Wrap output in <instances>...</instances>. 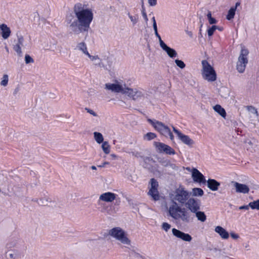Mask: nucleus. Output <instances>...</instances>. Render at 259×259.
Here are the masks:
<instances>
[{
    "label": "nucleus",
    "instance_id": "nucleus-64",
    "mask_svg": "<svg viewBox=\"0 0 259 259\" xmlns=\"http://www.w3.org/2000/svg\"><path fill=\"white\" fill-rule=\"evenodd\" d=\"M187 33L190 36H192V32L191 31H187Z\"/></svg>",
    "mask_w": 259,
    "mask_h": 259
},
{
    "label": "nucleus",
    "instance_id": "nucleus-44",
    "mask_svg": "<svg viewBox=\"0 0 259 259\" xmlns=\"http://www.w3.org/2000/svg\"><path fill=\"white\" fill-rule=\"evenodd\" d=\"M149 5L150 6H155L157 4V0H148Z\"/></svg>",
    "mask_w": 259,
    "mask_h": 259
},
{
    "label": "nucleus",
    "instance_id": "nucleus-41",
    "mask_svg": "<svg viewBox=\"0 0 259 259\" xmlns=\"http://www.w3.org/2000/svg\"><path fill=\"white\" fill-rule=\"evenodd\" d=\"M154 32H155V34L156 36L158 38L160 46V47H161L162 46H163V45H164L165 43L161 39V38L160 35L159 34V33H158V31H155Z\"/></svg>",
    "mask_w": 259,
    "mask_h": 259
},
{
    "label": "nucleus",
    "instance_id": "nucleus-25",
    "mask_svg": "<svg viewBox=\"0 0 259 259\" xmlns=\"http://www.w3.org/2000/svg\"><path fill=\"white\" fill-rule=\"evenodd\" d=\"M94 137L95 141L98 144H101L104 141V138L101 133L95 132L94 133Z\"/></svg>",
    "mask_w": 259,
    "mask_h": 259
},
{
    "label": "nucleus",
    "instance_id": "nucleus-39",
    "mask_svg": "<svg viewBox=\"0 0 259 259\" xmlns=\"http://www.w3.org/2000/svg\"><path fill=\"white\" fill-rule=\"evenodd\" d=\"M171 225L167 223H163L162 224V229L165 231L167 232L170 228Z\"/></svg>",
    "mask_w": 259,
    "mask_h": 259
},
{
    "label": "nucleus",
    "instance_id": "nucleus-18",
    "mask_svg": "<svg viewBox=\"0 0 259 259\" xmlns=\"http://www.w3.org/2000/svg\"><path fill=\"white\" fill-rule=\"evenodd\" d=\"M207 187L213 191H217L221 184L215 179H209L206 181Z\"/></svg>",
    "mask_w": 259,
    "mask_h": 259
},
{
    "label": "nucleus",
    "instance_id": "nucleus-10",
    "mask_svg": "<svg viewBox=\"0 0 259 259\" xmlns=\"http://www.w3.org/2000/svg\"><path fill=\"white\" fill-rule=\"evenodd\" d=\"M154 145L159 153H163L168 155H174L176 154L174 149L163 143L155 142Z\"/></svg>",
    "mask_w": 259,
    "mask_h": 259
},
{
    "label": "nucleus",
    "instance_id": "nucleus-56",
    "mask_svg": "<svg viewBox=\"0 0 259 259\" xmlns=\"http://www.w3.org/2000/svg\"><path fill=\"white\" fill-rule=\"evenodd\" d=\"M109 164V163L108 162H104L102 164L98 165V166L99 167H104L105 165Z\"/></svg>",
    "mask_w": 259,
    "mask_h": 259
},
{
    "label": "nucleus",
    "instance_id": "nucleus-27",
    "mask_svg": "<svg viewBox=\"0 0 259 259\" xmlns=\"http://www.w3.org/2000/svg\"><path fill=\"white\" fill-rule=\"evenodd\" d=\"M236 12V8L231 7L228 11L226 18L228 20H231L234 18Z\"/></svg>",
    "mask_w": 259,
    "mask_h": 259
},
{
    "label": "nucleus",
    "instance_id": "nucleus-7",
    "mask_svg": "<svg viewBox=\"0 0 259 259\" xmlns=\"http://www.w3.org/2000/svg\"><path fill=\"white\" fill-rule=\"evenodd\" d=\"M189 198V192L183 187H179L175 192L174 200L181 204H186Z\"/></svg>",
    "mask_w": 259,
    "mask_h": 259
},
{
    "label": "nucleus",
    "instance_id": "nucleus-20",
    "mask_svg": "<svg viewBox=\"0 0 259 259\" xmlns=\"http://www.w3.org/2000/svg\"><path fill=\"white\" fill-rule=\"evenodd\" d=\"M0 29L2 31L1 35L3 38L7 39L10 35L11 30L9 27L5 24H2L0 25Z\"/></svg>",
    "mask_w": 259,
    "mask_h": 259
},
{
    "label": "nucleus",
    "instance_id": "nucleus-4",
    "mask_svg": "<svg viewBox=\"0 0 259 259\" xmlns=\"http://www.w3.org/2000/svg\"><path fill=\"white\" fill-rule=\"evenodd\" d=\"M108 234L124 244L130 245L131 244V241L126 237L125 232L120 227H115L110 229Z\"/></svg>",
    "mask_w": 259,
    "mask_h": 259
},
{
    "label": "nucleus",
    "instance_id": "nucleus-17",
    "mask_svg": "<svg viewBox=\"0 0 259 259\" xmlns=\"http://www.w3.org/2000/svg\"><path fill=\"white\" fill-rule=\"evenodd\" d=\"M116 195L112 192H106L102 194L100 197V200L103 201L111 202L115 200Z\"/></svg>",
    "mask_w": 259,
    "mask_h": 259
},
{
    "label": "nucleus",
    "instance_id": "nucleus-2",
    "mask_svg": "<svg viewBox=\"0 0 259 259\" xmlns=\"http://www.w3.org/2000/svg\"><path fill=\"white\" fill-rule=\"evenodd\" d=\"M168 213L175 220H180L187 224L192 223L195 218V215L191 211H189L185 208H181L174 201L169 207Z\"/></svg>",
    "mask_w": 259,
    "mask_h": 259
},
{
    "label": "nucleus",
    "instance_id": "nucleus-35",
    "mask_svg": "<svg viewBox=\"0 0 259 259\" xmlns=\"http://www.w3.org/2000/svg\"><path fill=\"white\" fill-rule=\"evenodd\" d=\"M218 28L216 25H213L211 27L209 28L207 30V33L208 36H211L214 32V31Z\"/></svg>",
    "mask_w": 259,
    "mask_h": 259
},
{
    "label": "nucleus",
    "instance_id": "nucleus-28",
    "mask_svg": "<svg viewBox=\"0 0 259 259\" xmlns=\"http://www.w3.org/2000/svg\"><path fill=\"white\" fill-rule=\"evenodd\" d=\"M77 48L85 55H87V54L89 53L87 51L86 45L84 42H81L78 43L77 45Z\"/></svg>",
    "mask_w": 259,
    "mask_h": 259
},
{
    "label": "nucleus",
    "instance_id": "nucleus-50",
    "mask_svg": "<svg viewBox=\"0 0 259 259\" xmlns=\"http://www.w3.org/2000/svg\"><path fill=\"white\" fill-rule=\"evenodd\" d=\"M142 15L145 21L147 22L148 20V19L147 16L146 12H143V13H142Z\"/></svg>",
    "mask_w": 259,
    "mask_h": 259
},
{
    "label": "nucleus",
    "instance_id": "nucleus-55",
    "mask_svg": "<svg viewBox=\"0 0 259 259\" xmlns=\"http://www.w3.org/2000/svg\"><path fill=\"white\" fill-rule=\"evenodd\" d=\"M132 155L133 156H134L135 157H138L139 156H140V153L139 152H132Z\"/></svg>",
    "mask_w": 259,
    "mask_h": 259
},
{
    "label": "nucleus",
    "instance_id": "nucleus-62",
    "mask_svg": "<svg viewBox=\"0 0 259 259\" xmlns=\"http://www.w3.org/2000/svg\"><path fill=\"white\" fill-rule=\"evenodd\" d=\"M202 27V24H201L200 25V29H199V35L201 36V37H202V33H201V27Z\"/></svg>",
    "mask_w": 259,
    "mask_h": 259
},
{
    "label": "nucleus",
    "instance_id": "nucleus-63",
    "mask_svg": "<svg viewBox=\"0 0 259 259\" xmlns=\"http://www.w3.org/2000/svg\"><path fill=\"white\" fill-rule=\"evenodd\" d=\"M141 157L143 158V160L144 161H146L147 160H149L150 159V158L149 157H143V156H140Z\"/></svg>",
    "mask_w": 259,
    "mask_h": 259
},
{
    "label": "nucleus",
    "instance_id": "nucleus-37",
    "mask_svg": "<svg viewBox=\"0 0 259 259\" xmlns=\"http://www.w3.org/2000/svg\"><path fill=\"white\" fill-rule=\"evenodd\" d=\"M9 255L10 259H15L18 255V251L12 250L9 252Z\"/></svg>",
    "mask_w": 259,
    "mask_h": 259
},
{
    "label": "nucleus",
    "instance_id": "nucleus-16",
    "mask_svg": "<svg viewBox=\"0 0 259 259\" xmlns=\"http://www.w3.org/2000/svg\"><path fill=\"white\" fill-rule=\"evenodd\" d=\"M232 183L233 184L237 193L246 194L249 191V187L245 184H240L237 182H232Z\"/></svg>",
    "mask_w": 259,
    "mask_h": 259
},
{
    "label": "nucleus",
    "instance_id": "nucleus-49",
    "mask_svg": "<svg viewBox=\"0 0 259 259\" xmlns=\"http://www.w3.org/2000/svg\"><path fill=\"white\" fill-rule=\"evenodd\" d=\"M230 235H231V237L232 238H233L234 239H237L239 238V236L237 234H235L234 233H231L230 234Z\"/></svg>",
    "mask_w": 259,
    "mask_h": 259
},
{
    "label": "nucleus",
    "instance_id": "nucleus-36",
    "mask_svg": "<svg viewBox=\"0 0 259 259\" xmlns=\"http://www.w3.org/2000/svg\"><path fill=\"white\" fill-rule=\"evenodd\" d=\"M8 75L7 74L4 75L3 77V80L1 82V84L4 87L6 86L8 84Z\"/></svg>",
    "mask_w": 259,
    "mask_h": 259
},
{
    "label": "nucleus",
    "instance_id": "nucleus-6",
    "mask_svg": "<svg viewBox=\"0 0 259 259\" xmlns=\"http://www.w3.org/2000/svg\"><path fill=\"white\" fill-rule=\"evenodd\" d=\"M148 121L161 134L165 137H168V134L170 133V130L167 126L160 121L153 120L151 119H148Z\"/></svg>",
    "mask_w": 259,
    "mask_h": 259
},
{
    "label": "nucleus",
    "instance_id": "nucleus-34",
    "mask_svg": "<svg viewBox=\"0 0 259 259\" xmlns=\"http://www.w3.org/2000/svg\"><path fill=\"white\" fill-rule=\"evenodd\" d=\"M176 65L180 67L181 69H183L185 67L186 65L184 62L180 60L176 59L175 61Z\"/></svg>",
    "mask_w": 259,
    "mask_h": 259
},
{
    "label": "nucleus",
    "instance_id": "nucleus-5",
    "mask_svg": "<svg viewBox=\"0 0 259 259\" xmlns=\"http://www.w3.org/2000/svg\"><path fill=\"white\" fill-rule=\"evenodd\" d=\"M248 54L249 51L247 49L244 47L242 48L236 65V69L239 73H243L245 71L248 62L247 58Z\"/></svg>",
    "mask_w": 259,
    "mask_h": 259
},
{
    "label": "nucleus",
    "instance_id": "nucleus-59",
    "mask_svg": "<svg viewBox=\"0 0 259 259\" xmlns=\"http://www.w3.org/2000/svg\"><path fill=\"white\" fill-rule=\"evenodd\" d=\"M207 18H208V20L209 19H210L211 18H212V17H211V13L210 12H209L208 13V14H207Z\"/></svg>",
    "mask_w": 259,
    "mask_h": 259
},
{
    "label": "nucleus",
    "instance_id": "nucleus-47",
    "mask_svg": "<svg viewBox=\"0 0 259 259\" xmlns=\"http://www.w3.org/2000/svg\"><path fill=\"white\" fill-rule=\"evenodd\" d=\"M173 131L175 133H176L178 137L181 135L182 133H181L179 131H178L177 129H176L174 126H172Z\"/></svg>",
    "mask_w": 259,
    "mask_h": 259
},
{
    "label": "nucleus",
    "instance_id": "nucleus-12",
    "mask_svg": "<svg viewBox=\"0 0 259 259\" xmlns=\"http://www.w3.org/2000/svg\"><path fill=\"white\" fill-rule=\"evenodd\" d=\"M172 233L174 236L177 238L182 239L184 241L190 242L192 239V238L190 235L187 233H185L176 228H173L172 229Z\"/></svg>",
    "mask_w": 259,
    "mask_h": 259
},
{
    "label": "nucleus",
    "instance_id": "nucleus-21",
    "mask_svg": "<svg viewBox=\"0 0 259 259\" xmlns=\"http://www.w3.org/2000/svg\"><path fill=\"white\" fill-rule=\"evenodd\" d=\"M178 138L185 144L192 147L194 144V141L188 136L183 134L182 133L178 137Z\"/></svg>",
    "mask_w": 259,
    "mask_h": 259
},
{
    "label": "nucleus",
    "instance_id": "nucleus-31",
    "mask_svg": "<svg viewBox=\"0 0 259 259\" xmlns=\"http://www.w3.org/2000/svg\"><path fill=\"white\" fill-rule=\"evenodd\" d=\"M249 206L252 209L259 210V199L249 202Z\"/></svg>",
    "mask_w": 259,
    "mask_h": 259
},
{
    "label": "nucleus",
    "instance_id": "nucleus-38",
    "mask_svg": "<svg viewBox=\"0 0 259 259\" xmlns=\"http://www.w3.org/2000/svg\"><path fill=\"white\" fill-rule=\"evenodd\" d=\"M25 62L26 64L31 63L34 62V60L29 55H26L25 56Z\"/></svg>",
    "mask_w": 259,
    "mask_h": 259
},
{
    "label": "nucleus",
    "instance_id": "nucleus-3",
    "mask_svg": "<svg viewBox=\"0 0 259 259\" xmlns=\"http://www.w3.org/2000/svg\"><path fill=\"white\" fill-rule=\"evenodd\" d=\"M202 65V75L203 78L208 81H214L217 79L216 73L213 67L205 60L201 62Z\"/></svg>",
    "mask_w": 259,
    "mask_h": 259
},
{
    "label": "nucleus",
    "instance_id": "nucleus-42",
    "mask_svg": "<svg viewBox=\"0 0 259 259\" xmlns=\"http://www.w3.org/2000/svg\"><path fill=\"white\" fill-rule=\"evenodd\" d=\"M161 165L164 167H167L169 166L170 161L166 160H162L160 161Z\"/></svg>",
    "mask_w": 259,
    "mask_h": 259
},
{
    "label": "nucleus",
    "instance_id": "nucleus-19",
    "mask_svg": "<svg viewBox=\"0 0 259 259\" xmlns=\"http://www.w3.org/2000/svg\"><path fill=\"white\" fill-rule=\"evenodd\" d=\"M161 48L167 53L170 58H175L178 56V54L175 50L169 47L165 44L163 45Z\"/></svg>",
    "mask_w": 259,
    "mask_h": 259
},
{
    "label": "nucleus",
    "instance_id": "nucleus-23",
    "mask_svg": "<svg viewBox=\"0 0 259 259\" xmlns=\"http://www.w3.org/2000/svg\"><path fill=\"white\" fill-rule=\"evenodd\" d=\"M214 110L218 113L222 117L225 118L226 112L225 110L220 105H216L213 107Z\"/></svg>",
    "mask_w": 259,
    "mask_h": 259
},
{
    "label": "nucleus",
    "instance_id": "nucleus-1",
    "mask_svg": "<svg viewBox=\"0 0 259 259\" xmlns=\"http://www.w3.org/2000/svg\"><path fill=\"white\" fill-rule=\"evenodd\" d=\"M93 19L92 12L88 9H84L80 3L75 4L72 12L66 16L65 23L70 33L79 34L88 32ZM87 36L85 35V39Z\"/></svg>",
    "mask_w": 259,
    "mask_h": 259
},
{
    "label": "nucleus",
    "instance_id": "nucleus-24",
    "mask_svg": "<svg viewBox=\"0 0 259 259\" xmlns=\"http://www.w3.org/2000/svg\"><path fill=\"white\" fill-rule=\"evenodd\" d=\"M193 213L195 214V217L197 218L198 221H200L202 222H204L206 220V216L204 212L197 210L195 211V212H193Z\"/></svg>",
    "mask_w": 259,
    "mask_h": 259
},
{
    "label": "nucleus",
    "instance_id": "nucleus-52",
    "mask_svg": "<svg viewBox=\"0 0 259 259\" xmlns=\"http://www.w3.org/2000/svg\"><path fill=\"white\" fill-rule=\"evenodd\" d=\"M107 212L109 214H110V215L113 214L115 212V211L114 210H111V207H110V208L109 209H108L107 210Z\"/></svg>",
    "mask_w": 259,
    "mask_h": 259
},
{
    "label": "nucleus",
    "instance_id": "nucleus-46",
    "mask_svg": "<svg viewBox=\"0 0 259 259\" xmlns=\"http://www.w3.org/2000/svg\"><path fill=\"white\" fill-rule=\"evenodd\" d=\"M249 207H250V206H249V204H248V205H246L241 206L238 208V209L240 210H242V209L248 210Z\"/></svg>",
    "mask_w": 259,
    "mask_h": 259
},
{
    "label": "nucleus",
    "instance_id": "nucleus-45",
    "mask_svg": "<svg viewBox=\"0 0 259 259\" xmlns=\"http://www.w3.org/2000/svg\"><path fill=\"white\" fill-rule=\"evenodd\" d=\"M86 55H87L89 57V58L92 61L96 59H99V58L98 57V56H92L89 53H87Z\"/></svg>",
    "mask_w": 259,
    "mask_h": 259
},
{
    "label": "nucleus",
    "instance_id": "nucleus-29",
    "mask_svg": "<svg viewBox=\"0 0 259 259\" xmlns=\"http://www.w3.org/2000/svg\"><path fill=\"white\" fill-rule=\"evenodd\" d=\"M102 148L103 149V151H104V152L106 154H108L110 153V145H109L108 142L107 141H104L103 142V143H102Z\"/></svg>",
    "mask_w": 259,
    "mask_h": 259
},
{
    "label": "nucleus",
    "instance_id": "nucleus-60",
    "mask_svg": "<svg viewBox=\"0 0 259 259\" xmlns=\"http://www.w3.org/2000/svg\"><path fill=\"white\" fill-rule=\"evenodd\" d=\"M14 246V244H9L8 243L6 244V247L7 248H11V247H13Z\"/></svg>",
    "mask_w": 259,
    "mask_h": 259
},
{
    "label": "nucleus",
    "instance_id": "nucleus-43",
    "mask_svg": "<svg viewBox=\"0 0 259 259\" xmlns=\"http://www.w3.org/2000/svg\"><path fill=\"white\" fill-rule=\"evenodd\" d=\"M85 110L87 111L88 113L91 114L94 116H97V113L95 112H94L93 110L89 109L88 108H85Z\"/></svg>",
    "mask_w": 259,
    "mask_h": 259
},
{
    "label": "nucleus",
    "instance_id": "nucleus-53",
    "mask_svg": "<svg viewBox=\"0 0 259 259\" xmlns=\"http://www.w3.org/2000/svg\"><path fill=\"white\" fill-rule=\"evenodd\" d=\"M153 27L154 32L157 31V26L156 22L153 23Z\"/></svg>",
    "mask_w": 259,
    "mask_h": 259
},
{
    "label": "nucleus",
    "instance_id": "nucleus-48",
    "mask_svg": "<svg viewBox=\"0 0 259 259\" xmlns=\"http://www.w3.org/2000/svg\"><path fill=\"white\" fill-rule=\"evenodd\" d=\"M209 23L210 24H213L217 23V20L215 18L212 17L208 20Z\"/></svg>",
    "mask_w": 259,
    "mask_h": 259
},
{
    "label": "nucleus",
    "instance_id": "nucleus-13",
    "mask_svg": "<svg viewBox=\"0 0 259 259\" xmlns=\"http://www.w3.org/2000/svg\"><path fill=\"white\" fill-rule=\"evenodd\" d=\"M17 37V42L13 45V49L17 53L19 56L21 57L22 56V52L21 51V47H24V38L22 35L19 34L17 32L16 34Z\"/></svg>",
    "mask_w": 259,
    "mask_h": 259
},
{
    "label": "nucleus",
    "instance_id": "nucleus-40",
    "mask_svg": "<svg viewBox=\"0 0 259 259\" xmlns=\"http://www.w3.org/2000/svg\"><path fill=\"white\" fill-rule=\"evenodd\" d=\"M247 108H248V110L249 111H250L251 112H252V113L255 114L256 115H258L257 111L256 109L254 107H253L252 106H247Z\"/></svg>",
    "mask_w": 259,
    "mask_h": 259
},
{
    "label": "nucleus",
    "instance_id": "nucleus-51",
    "mask_svg": "<svg viewBox=\"0 0 259 259\" xmlns=\"http://www.w3.org/2000/svg\"><path fill=\"white\" fill-rule=\"evenodd\" d=\"M173 169H177L178 167L175 164L169 163V166Z\"/></svg>",
    "mask_w": 259,
    "mask_h": 259
},
{
    "label": "nucleus",
    "instance_id": "nucleus-11",
    "mask_svg": "<svg viewBox=\"0 0 259 259\" xmlns=\"http://www.w3.org/2000/svg\"><path fill=\"white\" fill-rule=\"evenodd\" d=\"M124 94H126L130 97L132 98L134 100L141 99L144 96V94L142 91L128 88H124Z\"/></svg>",
    "mask_w": 259,
    "mask_h": 259
},
{
    "label": "nucleus",
    "instance_id": "nucleus-15",
    "mask_svg": "<svg viewBox=\"0 0 259 259\" xmlns=\"http://www.w3.org/2000/svg\"><path fill=\"white\" fill-rule=\"evenodd\" d=\"M105 89L111 91L115 93H121L124 94V88L121 85L115 83H106Z\"/></svg>",
    "mask_w": 259,
    "mask_h": 259
},
{
    "label": "nucleus",
    "instance_id": "nucleus-8",
    "mask_svg": "<svg viewBox=\"0 0 259 259\" xmlns=\"http://www.w3.org/2000/svg\"><path fill=\"white\" fill-rule=\"evenodd\" d=\"M150 184L151 187L148 193V195L151 196L155 201L159 200L160 196L158 191V182L155 179L152 178L150 179Z\"/></svg>",
    "mask_w": 259,
    "mask_h": 259
},
{
    "label": "nucleus",
    "instance_id": "nucleus-14",
    "mask_svg": "<svg viewBox=\"0 0 259 259\" xmlns=\"http://www.w3.org/2000/svg\"><path fill=\"white\" fill-rule=\"evenodd\" d=\"M192 178L196 183L205 184L206 182L204 176L196 168H192Z\"/></svg>",
    "mask_w": 259,
    "mask_h": 259
},
{
    "label": "nucleus",
    "instance_id": "nucleus-9",
    "mask_svg": "<svg viewBox=\"0 0 259 259\" xmlns=\"http://www.w3.org/2000/svg\"><path fill=\"white\" fill-rule=\"evenodd\" d=\"M185 206L191 212H195V211L200 210L201 201L197 198H190L186 203Z\"/></svg>",
    "mask_w": 259,
    "mask_h": 259
},
{
    "label": "nucleus",
    "instance_id": "nucleus-61",
    "mask_svg": "<svg viewBox=\"0 0 259 259\" xmlns=\"http://www.w3.org/2000/svg\"><path fill=\"white\" fill-rule=\"evenodd\" d=\"M110 156L112 157V159H115L117 158L116 155H115L114 154H111Z\"/></svg>",
    "mask_w": 259,
    "mask_h": 259
},
{
    "label": "nucleus",
    "instance_id": "nucleus-57",
    "mask_svg": "<svg viewBox=\"0 0 259 259\" xmlns=\"http://www.w3.org/2000/svg\"><path fill=\"white\" fill-rule=\"evenodd\" d=\"M142 13L144 12H146V11H145V7L144 6V3H143V1H142Z\"/></svg>",
    "mask_w": 259,
    "mask_h": 259
},
{
    "label": "nucleus",
    "instance_id": "nucleus-54",
    "mask_svg": "<svg viewBox=\"0 0 259 259\" xmlns=\"http://www.w3.org/2000/svg\"><path fill=\"white\" fill-rule=\"evenodd\" d=\"M168 137H169V138L171 140H173L174 139V135H173L172 133L171 132V131L170 132L169 134H168Z\"/></svg>",
    "mask_w": 259,
    "mask_h": 259
},
{
    "label": "nucleus",
    "instance_id": "nucleus-22",
    "mask_svg": "<svg viewBox=\"0 0 259 259\" xmlns=\"http://www.w3.org/2000/svg\"><path fill=\"white\" fill-rule=\"evenodd\" d=\"M214 230L224 239H227L229 237V233L221 226L216 227Z\"/></svg>",
    "mask_w": 259,
    "mask_h": 259
},
{
    "label": "nucleus",
    "instance_id": "nucleus-58",
    "mask_svg": "<svg viewBox=\"0 0 259 259\" xmlns=\"http://www.w3.org/2000/svg\"><path fill=\"white\" fill-rule=\"evenodd\" d=\"M96 65H98L99 66L101 67H104V65L101 62H99L98 63H97Z\"/></svg>",
    "mask_w": 259,
    "mask_h": 259
},
{
    "label": "nucleus",
    "instance_id": "nucleus-33",
    "mask_svg": "<svg viewBox=\"0 0 259 259\" xmlns=\"http://www.w3.org/2000/svg\"><path fill=\"white\" fill-rule=\"evenodd\" d=\"M127 15H128L129 18L130 19L131 22H132L133 25L136 24L138 21V15L132 16L131 15L130 12H128Z\"/></svg>",
    "mask_w": 259,
    "mask_h": 259
},
{
    "label": "nucleus",
    "instance_id": "nucleus-30",
    "mask_svg": "<svg viewBox=\"0 0 259 259\" xmlns=\"http://www.w3.org/2000/svg\"><path fill=\"white\" fill-rule=\"evenodd\" d=\"M51 201V199L49 197L41 198L39 199L38 204L40 205H47Z\"/></svg>",
    "mask_w": 259,
    "mask_h": 259
},
{
    "label": "nucleus",
    "instance_id": "nucleus-26",
    "mask_svg": "<svg viewBox=\"0 0 259 259\" xmlns=\"http://www.w3.org/2000/svg\"><path fill=\"white\" fill-rule=\"evenodd\" d=\"M204 194L203 190L201 188H194L192 189V196H202Z\"/></svg>",
    "mask_w": 259,
    "mask_h": 259
},
{
    "label": "nucleus",
    "instance_id": "nucleus-32",
    "mask_svg": "<svg viewBox=\"0 0 259 259\" xmlns=\"http://www.w3.org/2000/svg\"><path fill=\"white\" fill-rule=\"evenodd\" d=\"M156 135L155 134L149 132L144 135V139L150 141L154 139L155 138H156Z\"/></svg>",
    "mask_w": 259,
    "mask_h": 259
}]
</instances>
